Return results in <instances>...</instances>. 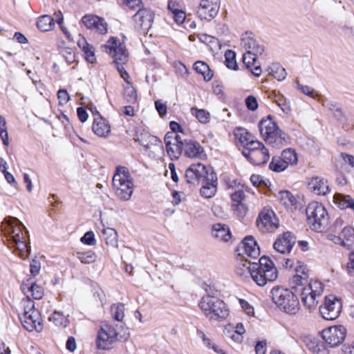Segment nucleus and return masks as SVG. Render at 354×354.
Segmentation results:
<instances>
[{
	"label": "nucleus",
	"mask_w": 354,
	"mask_h": 354,
	"mask_svg": "<svg viewBox=\"0 0 354 354\" xmlns=\"http://www.w3.org/2000/svg\"><path fill=\"white\" fill-rule=\"evenodd\" d=\"M23 229H25V226L18 218L10 217L8 220L4 230L9 238L8 246L15 247L19 252V256L26 259L30 253V247L26 243Z\"/></svg>",
	"instance_id": "nucleus-3"
},
{
	"label": "nucleus",
	"mask_w": 354,
	"mask_h": 354,
	"mask_svg": "<svg viewBox=\"0 0 354 354\" xmlns=\"http://www.w3.org/2000/svg\"><path fill=\"white\" fill-rule=\"evenodd\" d=\"M342 308L341 299L331 295L325 297L324 304L319 307V312L324 319L334 320L339 316Z\"/></svg>",
	"instance_id": "nucleus-11"
},
{
	"label": "nucleus",
	"mask_w": 354,
	"mask_h": 354,
	"mask_svg": "<svg viewBox=\"0 0 354 354\" xmlns=\"http://www.w3.org/2000/svg\"><path fill=\"white\" fill-rule=\"evenodd\" d=\"M61 54L64 57L68 64H71L75 61V55L73 49L70 47H64L61 50Z\"/></svg>",
	"instance_id": "nucleus-47"
},
{
	"label": "nucleus",
	"mask_w": 354,
	"mask_h": 354,
	"mask_svg": "<svg viewBox=\"0 0 354 354\" xmlns=\"http://www.w3.org/2000/svg\"><path fill=\"white\" fill-rule=\"evenodd\" d=\"M258 227L262 231H273L279 226V220L274 212L268 208H263L257 221Z\"/></svg>",
	"instance_id": "nucleus-15"
},
{
	"label": "nucleus",
	"mask_w": 354,
	"mask_h": 354,
	"mask_svg": "<svg viewBox=\"0 0 354 354\" xmlns=\"http://www.w3.org/2000/svg\"><path fill=\"white\" fill-rule=\"evenodd\" d=\"M270 294L273 302L280 310L290 315H295L299 312V299L290 289L275 286L271 290Z\"/></svg>",
	"instance_id": "nucleus-5"
},
{
	"label": "nucleus",
	"mask_w": 354,
	"mask_h": 354,
	"mask_svg": "<svg viewBox=\"0 0 354 354\" xmlns=\"http://www.w3.org/2000/svg\"><path fill=\"white\" fill-rule=\"evenodd\" d=\"M191 113L197 120L203 124H207L210 119V113L205 109H198L196 107L191 109Z\"/></svg>",
	"instance_id": "nucleus-39"
},
{
	"label": "nucleus",
	"mask_w": 354,
	"mask_h": 354,
	"mask_svg": "<svg viewBox=\"0 0 354 354\" xmlns=\"http://www.w3.org/2000/svg\"><path fill=\"white\" fill-rule=\"evenodd\" d=\"M111 311L113 318L122 322L124 317V306L122 303L114 304L111 307Z\"/></svg>",
	"instance_id": "nucleus-37"
},
{
	"label": "nucleus",
	"mask_w": 354,
	"mask_h": 354,
	"mask_svg": "<svg viewBox=\"0 0 354 354\" xmlns=\"http://www.w3.org/2000/svg\"><path fill=\"white\" fill-rule=\"evenodd\" d=\"M271 74L278 81L285 80L287 75L285 68L279 65H275L272 68Z\"/></svg>",
	"instance_id": "nucleus-45"
},
{
	"label": "nucleus",
	"mask_w": 354,
	"mask_h": 354,
	"mask_svg": "<svg viewBox=\"0 0 354 354\" xmlns=\"http://www.w3.org/2000/svg\"><path fill=\"white\" fill-rule=\"evenodd\" d=\"M259 55H253L252 53H245L243 56V62L248 68H252L257 61V56Z\"/></svg>",
	"instance_id": "nucleus-49"
},
{
	"label": "nucleus",
	"mask_w": 354,
	"mask_h": 354,
	"mask_svg": "<svg viewBox=\"0 0 354 354\" xmlns=\"http://www.w3.org/2000/svg\"><path fill=\"white\" fill-rule=\"evenodd\" d=\"M30 271L32 276H37L40 271L41 265L37 259H32L30 265Z\"/></svg>",
	"instance_id": "nucleus-61"
},
{
	"label": "nucleus",
	"mask_w": 354,
	"mask_h": 354,
	"mask_svg": "<svg viewBox=\"0 0 354 354\" xmlns=\"http://www.w3.org/2000/svg\"><path fill=\"white\" fill-rule=\"evenodd\" d=\"M19 318L23 326L27 330L37 332L42 330V319L38 310H33L29 314L27 312H24L23 316Z\"/></svg>",
	"instance_id": "nucleus-17"
},
{
	"label": "nucleus",
	"mask_w": 354,
	"mask_h": 354,
	"mask_svg": "<svg viewBox=\"0 0 354 354\" xmlns=\"http://www.w3.org/2000/svg\"><path fill=\"white\" fill-rule=\"evenodd\" d=\"M333 203L341 209H350L354 212V199L349 195L336 193Z\"/></svg>",
	"instance_id": "nucleus-27"
},
{
	"label": "nucleus",
	"mask_w": 354,
	"mask_h": 354,
	"mask_svg": "<svg viewBox=\"0 0 354 354\" xmlns=\"http://www.w3.org/2000/svg\"><path fill=\"white\" fill-rule=\"evenodd\" d=\"M182 153L190 158H201L204 151L203 148L196 141L185 140L182 141Z\"/></svg>",
	"instance_id": "nucleus-21"
},
{
	"label": "nucleus",
	"mask_w": 354,
	"mask_h": 354,
	"mask_svg": "<svg viewBox=\"0 0 354 354\" xmlns=\"http://www.w3.org/2000/svg\"><path fill=\"white\" fill-rule=\"evenodd\" d=\"M123 3L131 10L145 8L142 0H125Z\"/></svg>",
	"instance_id": "nucleus-53"
},
{
	"label": "nucleus",
	"mask_w": 354,
	"mask_h": 354,
	"mask_svg": "<svg viewBox=\"0 0 354 354\" xmlns=\"http://www.w3.org/2000/svg\"><path fill=\"white\" fill-rule=\"evenodd\" d=\"M132 20L137 32L147 34L153 21V13L149 8H139L132 17Z\"/></svg>",
	"instance_id": "nucleus-9"
},
{
	"label": "nucleus",
	"mask_w": 354,
	"mask_h": 354,
	"mask_svg": "<svg viewBox=\"0 0 354 354\" xmlns=\"http://www.w3.org/2000/svg\"><path fill=\"white\" fill-rule=\"evenodd\" d=\"M106 51L114 58L115 63H125L128 59V53L124 46L119 44V41L111 38L104 45Z\"/></svg>",
	"instance_id": "nucleus-16"
},
{
	"label": "nucleus",
	"mask_w": 354,
	"mask_h": 354,
	"mask_svg": "<svg viewBox=\"0 0 354 354\" xmlns=\"http://www.w3.org/2000/svg\"><path fill=\"white\" fill-rule=\"evenodd\" d=\"M0 138L2 140L3 144L8 147L10 144L8 133L6 127V121L5 118L0 115Z\"/></svg>",
	"instance_id": "nucleus-43"
},
{
	"label": "nucleus",
	"mask_w": 354,
	"mask_h": 354,
	"mask_svg": "<svg viewBox=\"0 0 354 354\" xmlns=\"http://www.w3.org/2000/svg\"><path fill=\"white\" fill-rule=\"evenodd\" d=\"M86 55V59L90 63H94L96 60L93 47L90 45L88 49L83 51Z\"/></svg>",
	"instance_id": "nucleus-62"
},
{
	"label": "nucleus",
	"mask_w": 354,
	"mask_h": 354,
	"mask_svg": "<svg viewBox=\"0 0 354 354\" xmlns=\"http://www.w3.org/2000/svg\"><path fill=\"white\" fill-rule=\"evenodd\" d=\"M346 329L342 325L333 326L322 330L324 340L331 347L340 345L345 339Z\"/></svg>",
	"instance_id": "nucleus-13"
},
{
	"label": "nucleus",
	"mask_w": 354,
	"mask_h": 354,
	"mask_svg": "<svg viewBox=\"0 0 354 354\" xmlns=\"http://www.w3.org/2000/svg\"><path fill=\"white\" fill-rule=\"evenodd\" d=\"M212 236L221 241H228L231 238V232L228 227L223 223H215L212 225Z\"/></svg>",
	"instance_id": "nucleus-26"
},
{
	"label": "nucleus",
	"mask_w": 354,
	"mask_h": 354,
	"mask_svg": "<svg viewBox=\"0 0 354 354\" xmlns=\"http://www.w3.org/2000/svg\"><path fill=\"white\" fill-rule=\"evenodd\" d=\"M213 171L210 168L207 169L206 167L201 164H192L185 171V178L186 182L189 184H198L201 180L203 182L206 179V176Z\"/></svg>",
	"instance_id": "nucleus-14"
},
{
	"label": "nucleus",
	"mask_w": 354,
	"mask_h": 354,
	"mask_svg": "<svg viewBox=\"0 0 354 354\" xmlns=\"http://www.w3.org/2000/svg\"><path fill=\"white\" fill-rule=\"evenodd\" d=\"M265 146L263 143L259 141L251 140L246 142L244 148L242 151V154L245 155L248 152H252V151H257L261 148H264Z\"/></svg>",
	"instance_id": "nucleus-44"
},
{
	"label": "nucleus",
	"mask_w": 354,
	"mask_h": 354,
	"mask_svg": "<svg viewBox=\"0 0 354 354\" xmlns=\"http://www.w3.org/2000/svg\"><path fill=\"white\" fill-rule=\"evenodd\" d=\"M275 102L284 113H289L290 111V107L285 99H283L282 97H279L275 100Z\"/></svg>",
	"instance_id": "nucleus-55"
},
{
	"label": "nucleus",
	"mask_w": 354,
	"mask_h": 354,
	"mask_svg": "<svg viewBox=\"0 0 354 354\" xmlns=\"http://www.w3.org/2000/svg\"><path fill=\"white\" fill-rule=\"evenodd\" d=\"M93 131L100 137H106L110 132V126L102 118L95 119L93 123Z\"/></svg>",
	"instance_id": "nucleus-28"
},
{
	"label": "nucleus",
	"mask_w": 354,
	"mask_h": 354,
	"mask_svg": "<svg viewBox=\"0 0 354 354\" xmlns=\"http://www.w3.org/2000/svg\"><path fill=\"white\" fill-rule=\"evenodd\" d=\"M155 108L160 117H164L167 113V108L165 103L158 100L155 101Z\"/></svg>",
	"instance_id": "nucleus-56"
},
{
	"label": "nucleus",
	"mask_w": 354,
	"mask_h": 354,
	"mask_svg": "<svg viewBox=\"0 0 354 354\" xmlns=\"http://www.w3.org/2000/svg\"><path fill=\"white\" fill-rule=\"evenodd\" d=\"M81 242L88 245H95L96 244V240L94 233L92 231L86 232L81 238Z\"/></svg>",
	"instance_id": "nucleus-51"
},
{
	"label": "nucleus",
	"mask_w": 354,
	"mask_h": 354,
	"mask_svg": "<svg viewBox=\"0 0 354 354\" xmlns=\"http://www.w3.org/2000/svg\"><path fill=\"white\" fill-rule=\"evenodd\" d=\"M194 69L203 76L205 81H209L213 77V72L209 66L204 62L197 61L194 64Z\"/></svg>",
	"instance_id": "nucleus-31"
},
{
	"label": "nucleus",
	"mask_w": 354,
	"mask_h": 354,
	"mask_svg": "<svg viewBox=\"0 0 354 354\" xmlns=\"http://www.w3.org/2000/svg\"><path fill=\"white\" fill-rule=\"evenodd\" d=\"M245 104L247 108L251 111H255L258 108L257 100L252 95H250L245 99Z\"/></svg>",
	"instance_id": "nucleus-59"
},
{
	"label": "nucleus",
	"mask_w": 354,
	"mask_h": 354,
	"mask_svg": "<svg viewBox=\"0 0 354 354\" xmlns=\"http://www.w3.org/2000/svg\"><path fill=\"white\" fill-rule=\"evenodd\" d=\"M122 338L115 327L109 324L101 326L97 338V346L100 349H109L113 343Z\"/></svg>",
	"instance_id": "nucleus-10"
},
{
	"label": "nucleus",
	"mask_w": 354,
	"mask_h": 354,
	"mask_svg": "<svg viewBox=\"0 0 354 354\" xmlns=\"http://www.w3.org/2000/svg\"><path fill=\"white\" fill-rule=\"evenodd\" d=\"M259 129L263 140L273 147L281 148L289 143V136L279 129L270 116L259 122Z\"/></svg>",
	"instance_id": "nucleus-4"
},
{
	"label": "nucleus",
	"mask_w": 354,
	"mask_h": 354,
	"mask_svg": "<svg viewBox=\"0 0 354 354\" xmlns=\"http://www.w3.org/2000/svg\"><path fill=\"white\" fill-rule=\"evenodd\" d=\"M37 28L42 32L50 30L54 26V19L50 15H43L38 18Z\"/></svg>",
	"instance_id": "nucleus-32"
},
{
	"label": "nucleus",
	"mask_w": 354,
	"mask_h": 354,
	"mask_svg": "<svg viewBox=\"0 0 354 354\" xmlns=\"http://www.w3.org/2000/svg\"><path fill=\"white\" fill-rule=\"evenodd\" d=\"M28 292L31 293L35 299H40L44 295L43 288L35 283H31L30 287H28Z\"/></svg>",
	"instance_id": "nucleus-46"
},
{
	"label": "nucleus",
	"mask_w": 354,
	"mask_h": 354,
	"mask_svg": "<svg viewBox=\"0 0 354 354\" xmlns=\"http://www.w3.org/2000/svg\"><path fill=\"white\" fill-rule=\"evenodd\" d=\"M217 176L214 171H211L206 176V179L203 180V186L201 189V194L205 198L212 197L216 192Z\"/></svg>",
	"instance_id": "nucleus-23"
},
{
	"label": "nucleus",
	"mask_w": 354,
	"mask_h": 354,
	"mask_svg": "<svg viewBox=\"0 0 354 354\" xmlns=\"http://www.w3.org/2000/svg\"><path fill=\"white\" fill-rule=\"evenodd\" d=\"M343 247L348 250L354 249V229L351 227H345L342 230Z\"/></svg>",
	"instance_id": "nucleus-30"
},
{
	"label": "nucleus",
	"mask_w": 354,
	"mask_h": 354,
	"mask_svg": "<svg viewBox=\"0 0 354 354\" xmlns=\"http://www.w3.org/2000/svg\"><path fill=\"white\" fill-rule=\"evenodd\" d=\"M239 250H242L243 254L249 257L256 259L260 254V249L256 241L252 236H246L239 245Z\"/></svg>",
	"instance_id": "nucleus-22"
},
{
	"label": "nucleus",
	"mask_w": 354,
	"mask_h": 354,
	"mask_svg": "<svg viewBox=\"0 0 354 354\" xmlns=\"http://www.w3.org/2000/svg\"><path fill=\"white\" fill-rule=\"evenodd\" d=\"M297 88L300 90L304 94L315 97L317 95L316 91L309 86L302 85L297 82Z\"/></svg>",
	"instance_id": "nucleus-52"
},
{
	"label": "nucleus",
	"mask_w": 354,
	"mask_h": 354,
	"mask_svg": "<svg viewBox=\"0 0 354 354\" xmlns=\"http://www.w3.org/2000/svg\"><path fill=\"white\" fill-rule=\"evenodd\" d=\"M310 352L313 354H328V350L323 342H320L317 346H315V348L312 349Z\"/></svg>",
	"instance_id": "nucleus-63"
},
{
	"label": "nucleus",
	"mask_w": 354,
	"mask_h": 354,
	"mask_svg": "<svg viewBox=\"0 0 354 354\" xmlns=\"http://www.w3.org/2000/svg\"><path fill=\"white\" fill-rule=\"evenodd\" d=\"M166 151L172 160H178L182 154V142L175 145H165Z\"/></svg>",
	"instance_id": "nucleus-40"
},
{
	"label": "nucleus",
	"mask_w": 354,
	"mask_h": 354,
	"mask_svg": "<svg viewBox=\"0 0 354 354\" xmlns=\"http://www.w3.org/2000/svg\"><path fill=\"white\" fill-rule=\"evenodd\" d=\"M251 163L256 165H264L268 162L270 159L268 150L264 147L257 151L248 152L243 155Z\"/></svg>",
	"instance_id": "nucleus-25"
},
{
	"label": "nucleus",
	"mask_w": 354,
	"mask_h": 354,
	"mask_svg": "<svg viewBox=\"0 0 354 354\" xmlns=\"http://www.w3.org/2000/svg\"><path fill=\"white\" fill-rule=\"evenodd\" d=\"M241 45L246 50V53H252L253 55H262L265 51V46L260 44L252 32H245L241 36Z\"/></svg>",
	"instance_id": "nucleus-18"
},
{
	"label": "nucleus",
	"mask_w": 354,
	"mask_h": 354,
	"mask_svg": "<svg viewBox=\"0 0 354 354\" xmlns=\"http://www.w3.org/2000/svg\"><path fill=\"white\" fill-rule=\"evenodd\" d=\"M199 307L209 319H224L229 315V310L224 301L216 296H203Z\"/></svg>",
	"instance_id": "nucleus-8"
},
{
	"label": "nucleus",
	"mask_w": 354,
	"mask_h": 354,
	"mask_svg": "<svg viewBox=\"0 0 354 354\" xmlns=\"http://www.w3.org/2000/svg\"><path fill=\"white\" fill-rule=\"evenodd\" d=\"M235 272L243 277L250 276L259 286H264L268 281H275L278 277L274 263L266 257H261L258 263L241 260L236 266Z\"/></svg>",
	"instance_id": "nucleus-2"
},
{
	"label": "nucleus",
	"mask_w": 354,
	"mask_h": 354,
	"mask_svg": "<svg viewBox=\"0 0 354 354\" xmlns=\"http://www.w3.org/2000/svg\"><path fill=\"white\" fill-rule=\"evenodd\" d=\"M296 242V238L290 232H284L274 243V250L281 254L289 253Z\"/></svg>",
	"instance_id": "nucleus-19"
},
{
	"label": "nucleus",
	"mask_w": 354,
	"mask_h": 354,
	"mask_svg": "<svg viewBox=\"0 0 354 354\" xmlns=\"http://www.w3.org/2000/svg\"><path fill=\"white\" fill-rule=\"evenodd\" d=\"M308 189L317 195L324 196L329 192V185L326 179L315 176L308 183Z\"/></svg>",
	"instance_id": "nucleus-24"
},
{
	"label": "nucleus",
	"mask_w": 354,
	"mask_h": 354,
	"mask_svg": "<svg viewBox=\"0 0 354 354\" xmlns=\"http://www.w3.org/2000/svg\"><path fill=\"white\" fill-rule=\"evenodd\" d=\"M296 274L289 280L290 286L296 292H300L301 301L308 309H315L318 299L324 292V285L317 280L309 279V270L305 265H299L295 268Z\"/></svg>",
	"instance_id": "nucleus-1"
},
{
	"label": "nucleus",
	"mask_w": 354,
	"mask_h": 354,
	"mask_svg": "<svg viewBox=\"0 0 354 354\" xmlns=\"http://www.w3.org/2000/svg\"><path fill=\"white\" fill-rule=\"evenodd\" d=\"M225 65L229 69L237 70L238 64L236 61L235 53L232 50H227L225 53Z\"/></svg>",
	"instance_id": "nucleus-42"
},
{
	"label": "nucleus",
	"mask_w": 354,
	"mask_h": 354,
	"mask_svg": "<svg viewBox=\"0 0 354 354\" xmlns=\"http://www.w3.org/2000/svg\"><path fill=\"white\" fill-rule=\"evenodd\" d=\"M278 199L287 209H296L297 200L288 191H281L278 194Z\"/></svg>",
	"instance_id": "nucleus-29"
},
{
	"label": "nucleus",
	"mask_w": 354,
	"mask_h": 354,
	"mask_svg": "<svg viewBox=\"0 0 354 354\" xmlns=\"http://www.w3.org/2000/svg\"><path fill=\"white\" fill-rule=\"evenodd\" d=\"M231 198L232 204L243 203L242 201L245 198V193L243 190L236 191L231 195Z\"/></svg>",
	"instance_id": "nucleus-58"
},
{
	"label": "nucleus",
	"mask_w": 354,
	"mask_h": 354,
	"mask_svg": "<svg viewBox=\"0 0 354 354\" xmlns=\"http://www.w3.org/2000/svg\"><path fill=\"white\" fill-rule=\"evenodd\" d=\"M303 341L305 346L310 351H311L312 349H314L315 346H317V345L321 342L319 339L310 335L305 336Z\"/></svg>",
	"instance_id": "nucleus-50"
},
{
	"label": "nucleus",
	"mask_w": 354,
	"mask_h": 354,
	"mask_svg": "<svg viewBox=\"0 0 354 354\" xmlns=\"http://www.w3.org/2000/svg\"><path fill=\"white\" fill-rule=\"evenodd\" d=\"M77 257L82 263L85 264L93 263L97 259V255L91 250L84 252H77Z\"/></svg>",
	"instance_id": "nucleus-41"
},
{
	"label": "nucleus",
	"mask_w": 354,
	"mask_h": 354,
	"mask_svg": "<svg viewBox=\"0 0 354 354\" xmlns=\"http://www.w3.org/2000/svg\"><path fill=\"white\" fill-rule=\"evenodd\" d=\"M266 341H259L255 346V352L256 354H265L266 352Z\"/></svg>",
	"instance_id": "nucleus-64"
},
{
	"label": "nucleus",
	"mask_w": 354,
	"mask_h": 354,
	"mask_svg": "<svg viewBox=\"0 0 354 354\" xmlns=\"http://www.w3.org/2000/svg\"><path fill=\"white\" fill-rule=\"evenodd\" d=\"M23 302H24V312H27L29 314L33 310H37L35 308L34 301L32 300H31L29 295L26 296V299L24 300Z\"/></svg>",
	"instance_id": "nucleus-57"
},
{
	"label": "nucleus",
	"mask_w": 354,
	"mask_h": 354,
	"mask_svg": "<svg viewBox=\"0 0 354 354\" xmlns=\"http://www.w3.org/2000/svg\"><path fill=\"white\" fill-rule=\"evenodd\" d=\"M281 157L287 167L289 165H296L298 162L297 153L295 151L292 149H284L281 153Z\"/></svg>",
	"instance_id": "nucleus-36"
},
{
	"label": "nucleus",
	"mask_w": 354,
	"mask_h": 354,
	"mask_svg": "<svg viewBox=\"0 0 354 354\" xmlns=\"http://www.w3.org/2000/svg\"><path fill=\"white\" fill-rule=\"evenodd\" d=\"M49 321L55 326L65 328L68 326L69 321L66 316L59 311H55L50 317Z\"/></svg>",
	"instance_id": "nucleus-34"
},
{
	"label": "nucleus",
	"mask_w": 354,
	"mask_h": 354,
	"mask_svg": "<svg viewBox=\"0 0 354 354\" xmlns=\"http://www.w3.org/2000/svg\"><path fill=\"white\" fill-rule=\"evenodd\" d=\"M165 145H175L178 143H181L182 140L180 136L174 133V132H167L164 138Z\"/></svg>",
	"instance_id": "nucleus-48"
},
{
	"label": "nucleus",
	"mask_w": 354,
	"mask_h": 354,
	"mask_svg": "<svg viewBox=\"0 0 354 354\" xmlns=\"http://www.w3.org/2000/svg\"><path fill=\"white\" fill-rule=\"evenodd\" d=\"M123 97L127 102L134 104L137 101V93L136 88L131 84H127L124 86Z\"/></svg>",
	"instance_id": "nucleus-35"
},
{
	"label": "nucleus",
	"mask_w": 354,
	"mask_h": 354,
	"mask_svg": "<svg viewBox=\"0 0 354 354\" xmlns=\"http://www.w3.org/2000/svg\"><path fill=\"white\" fill-rule=\"evenodd\" d=\"M102 232L106 245L112 247L118 245V233L114 229H104Z\"/></svg>",
	"instance_id": "nucleus-33"
},
{
	"label": "nucleus",
	"mask_w": 354,
	"mask_h": 354,
	"mask_svg": "<svg viewBox=\"0 0 354 354\" xmlns=\"http://www.w3.org/2000/svg\"><path fill=\"white\" fill-rule=\"evenodd\" d=\"M269 168L273 171L281 172L284 171L287 166L281 156H274L269 165Z\"/></svg>",
	"instance_id": "nucleus-38"
},
{
	"label": "nucleus",
	"mask_w": 354,
	"mask_h": 354,
	"mask_svg": "<svg viewBox=\"0 0 354 354\" xmlns=\"http://www.w3.org/2000/svg\"><path fill=\"white\" fill-rule=\"evenodd\" d=\"M57 98L59 100V104H66L70 100L69 94L65 89H60L57 92Z\"/></svg>",
	"instance_id": "nucleus-54"
},
{
	"label": "nucleus",
	"mask_w": 354,
	"mask_h": 354,
	"mask_svg": "<svg viewBox=\"0 0 354 354\" xmlns=\"http://www.w3.org/2000/svg\"><path fill=\"white\" fill-rule=\"evenodd\" d=\"M115 195L122 201H129L133 192V179L126 167L118 166L112 179Z\"/></svg>",
	"instance_id": "nucleus-7"
},
{
	"label": "nucleus",
	"mask_w": 354,
	"mask_h": 354,
	"mask_svg": "<svg viewBox=\"0 0 354 354\" xmlns=\"http://www.w3.org/2000/svg\"><path fill=\"white\" fill-rule=\"evenodd\" d=\"M82 23L84 26L91 30H95L100 34H105L107 32V24L104 20L97 16L86 15L82 17Z\"/></svg>",
	"instance_id": "nucleus-20"
},
{
	"label": "nucleus",
	"mask_w": 354,
	"mask_h": 354,
	"mask_svg": "<svg viewBox=\"0 0 354 354\" xmlns=\"http://www.w3.org/2000/svg\"><path fill=\"white\" fill-rule=\"evenodd\" d=\"M307 223L310 228L317 232H324L329 227V215L324 206L313 201L308 204L306 210Z\"/></svg>",
	"instance_id": "nucleus-6"
},
{
	"label": "nucleus",
	"mask_w": 354,
	"mask_h": 354,
	"mask_svg": "<svg viewBox=\"0 0 354 354\" xmlns=\"http://www.w3.org/2000/svg\"><path fill=\"white\" fill-rule=\"evenodd\" d=\"M220 7V0H201L196 15L201 20L210 21L217 16Z\"/></svg>",
	"instance_id": "nucleus-12"
},
{
	"label": "nucleus",
	"mask_w": 354,
	"mask_h": 354,
	"mask_svg": "<svg viewBox=\"0 0 354 354\" xmlns=\"http://www.w3.org/2000/svg\"><path fill=\"white\" fill-rule=\"evenodd\" d=\"M171 15L174 20L178 24H183L186 18L185 12L180 9Z\"/></svg>",
	"instance_id": "nucleus-60"
}]
</instances>
